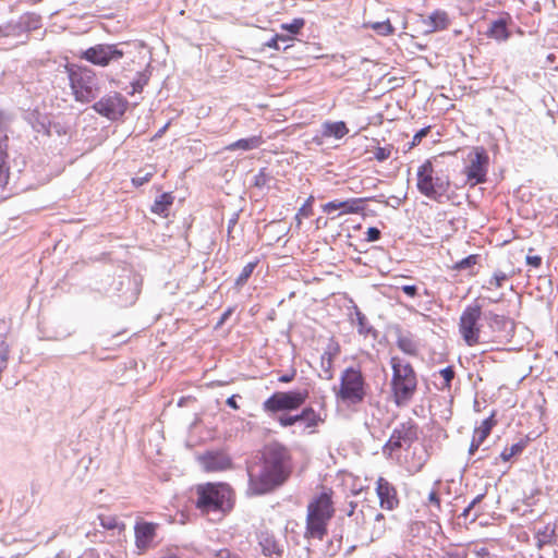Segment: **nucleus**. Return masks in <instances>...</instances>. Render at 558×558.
<instances>
[{
    "label": "nucleus",
    "mask_w": 558,
    "mask_h": 558,
    "mask_svg": "<svg viewBox=\"0 0 558 558\" xmlns=\"http://www.w3.org/2000/svg\"><path fill=\"white\" fill-rule=\"evenodd\" d=\"M288 449L279 442H271L262 451V463L248 469V490L263 495L281 485L290 474Z\"/></svg>",
    "instance_id": "obj_1"
},
{
    "label": "nucleus",
    "mask_w": 558,
    "mask_h": 558,
    "mask_svg": "<svg viewBox=\"0 0 558 558\" xmlns=\"http://www.w3.org/2000/svg\"><path fill=\"white\" fill-rule=\"evenodd\" d=\"M196 508L204 514L225 515L233 507V492L225 483H206L196 487Z\"/></svg>",
    "instance_id": "obj_2"
},
{
    "label": "nucleus",
    "mask_w": 558,
    "mask_h": 558,
    "mask_svg": "<svg viewBox=\"0 0 558 558\" xmlns=\"http://www.w3.org/2000/svg\"><path fill=\"white\" fill-rule=\"evenodd\" d=\"M392 369L391 392L397 405L407 404L414 396L417 387L416 374L412 365L399 356L390 359Z\"/></svg>",
    "instance_id": "obj_3"
},
{
    "label": "nucleus",
    "mask_w": 558,
    "mask_h": 558,
    "mask_svg": "<svg viewBox=\"0 0 558 558\" xmlns=\"http://www.w3.org/2000/svg\"><path fill=\"white\" fill-rule=\"evenodd\" d=\"M335 509L331 492H323L314 497L307 506L306 533L307 537L323 539L327 534L328 522L333 517Z\"/></svg>",
    "instance_id": "obj_4"
},
{
    "label": "nucleus",
    "mask_w": 558,
    "mask_h": 558,
    "mask_svg": "<svg viewBox=\"0 0 558 558\" xmlns=\"http://www.w3.org/2000/svg\"><path fill=\"white\" fill-rule=\"evenodd\" d=\"M65 72L70 81V87L74 99L78 102H90L99 92L95 72L77 64L65 65Z\"/></svg>",
    "instance_id": "obj_5"
},
{
    "label": "nucleus",
    "mask_w": 558,
    "mask_h": 558,
    "mask_svg": "<svg viewBox=\"0 0 558 558\" xmlns=\"http://www.w3.org/2000/svg\"><path fill=\"white\" fill-rule=\"evenodd\" d=\"M366 381L359 367H347L340 376L339 387H335V396L338 401L347 405H356L366 397Z\"/></svg>",
    "instance_id": "obj_6"
},
{
    "label": "nucleus",
    "mask_w": 558,
    "mask_h": 558,
    "mask_svg": "<svg viewBox=\"0 0 558 558\" xmlns=\"http://www.w3.org/2000/svg\"><path fill=\"white\" fill-rule=\"evenodd\" d=\"M416 177L418 192L429 199L442 203L450 189L449 178L447 175H436L430 160H426L418 167Z\"/></svg>",
    "instance_id": "obj_7"
},
{
    "label": "nucleus",
    "mask_w": 558,
    "mask_h": 558,
    "mask_svg": "<svg viewBox=\"0 0 558 558\" xmlns=\"http://www.w3.org/2000/svg\"><path fill=\"white\" fill-rule=\"evenodd\" d=\"M482 306L477 303L468 305L459 319V333L469 347L481 342Z\"/></svg>",
    "instance_id": "obj_8"
},
{
    "label": "nucleus",
    "mask_w": 558,
    "mask_h": 558,
    "mask_svg": "<svg viewBox=\"0 0 558 558\" xmlns=\"http://www.w3.org/2000/svg\"><path fill=\"white\" fill-rule=\"evenodd\" d=\"M307 398L308 391L306 389L278 391L264 401L263 409L268 413L296 410L306 401Z\"/></svg>",
    "instance_id": "obj_9"
},
{
    "label": "nucleus",
    "mask_w": 558,
    "mask_h": 558,
    "mask_svg": "<svg viewBox=\"0 0 558 558\" xmlns=\"http://www.w3.org/2000/svg\"><path fill=\"white\" fill-rule=\"evenodd\" d=\"M489 157L483 147H476L469 155V165L464 169L468 182L471 186L486 181Z\"/></svg>",
    "instance_id": "obj_10"
},
{
    "label": "nucleus",
    "mask_w": 558,
    "mask_h": 558,
    "mask_svg": "<svg viewBox=\"0 0 558 558\" xmlns=\"http://www.w3.org/2000/svg\"><path fill=\"white\" fill-rule=\"evenodd\" d=\"M416 438V426L412 422L402 423L393 429L390 438L383 448V452L388 457H392L395 451L410 447Z\"/></svg>",
    "instance_id": "obj_11"
},
{
    "label": "nucleus",
    "mask_w": 558,
    "mask_h": 558,
    "mask_svg": "<svg viewBox=\"0 0 558 558\" xmlns=\"http://www.w3.org/2000/svg\"><path fill=\"white\" fill-rule=\"evenodd\" d=\"M128 100L119 93H111L101 97L93 105V109L109 120H117L126 110Z\"/></svg>",
    "instance_id": "obj_12"
},
{
    "label": "nucleus",
    "mask_w": 558,
    "mask_h": 558,
    "mask_svg": "<svg viewBox=\"0 0 558 558\" xmlns=\"http://www.w3.org/2000/svg\"><path fill=\"white\" fill-rule=\"evenodd\" d=\"M80 57L93 64L106 66L111 61L120 60L123 52L116 45H96L83 51Z\"/></svg>",
    "instance_id": "obj_13"
},
{
    "label": "nucleus",
    "mask_w": 558,
    "mask_h": 558,
    "mask_svg": "<svg viewBox=\"0 0 558 558\" xmlns=\"http://www.w3.org/2000/svg\"><path fill=\"white\" fill-rule=\"evenodd\" d=\"M365 198H348L345 201H330L322 206L325 214L330 219H336L342 215L360 214L364 210Z\"/></svg>",
    "instance_id": "obj_14"
},
{
    "label": "nucleus",
    "mask_w": 558,
    "mask_h": 558,
    "mask_svg": "<svg viewBox=\"0 0 558 558\" xmlns=\"http://www.w3.org/2000/svg\"><path fill=\"white\" fill-rule=\"evenodd\" d=\"M158 523L137 520L134 525L135 546L140 553H145L154 547V541L157 536Z\"/></svg>",
    "instance_id": "obj_15"
},
{
    "label": "nucleus",
    "mask_w": 558,
    "mask_h": 558,
    "mask_svg": "<svg viewBox=\"0 0 558 558\" xmlns=\"http://www.w3.org/2000/svg\"><path fill=\"white\" fill-rule=\"evenodd\" d=\"M376 493L379 505L383 509L393 510L399 505L398 494L395 486L384 477H378L376 482Z\"/></svg>",
    "instance_id": "obj_16"
},
{
    "label": "nucleus",
    "mask_w": 558,
    "mask_h": 558,
    "mask_svg": "<svg viewBox=\"0 0 558 558\" xmlns=\"http://www.w3.org/2000/svg\"><path fill=\"white\" fill-rule=\"evenodd\" d=\"M202 468L207 472H218L231 466V459L221 451H209L198 457Z\"/></svg>",
    "instance_id": "obj_17"
},
{
    "label": "nucleus",
    "mask_w": 558,
    "mask_h": 558,
    "mask_svg": "<svg viewBox=\"0 0 558 558\" xmlns=\"http://www.w3.org/2000/svg\"><path fill=\"white\" fill-rule=\"evenodd\" d=\"M429 458V453L425 446H414L412 448L411 457H407V469L411 473L420 472L426 464Z\"/></svg>",
    "instance_id": "obj_18"
},
{
    "label": "nucleus",
    "mask_w": 558,
    "mask_h": 558,
    "mask_svg": "<svg viewBox=\"0 0 558 558\" xmlns=\"http://www.w3.org/2000/svg\"><path fill=\"white\" fill-rule=\"evenodd\" d=\"M423 24L426 27L425 33H435L444 31L449 26V17L447 12L436 10L423 20Z\"/></svg>",
    "instance_id": "obj_19"
},
{
    "label": "nucleus",
    "mask_w": 558,
    "mask_h": 558,
    "mask_svg": "<svg viewBox=\"0 0 558 558\" xmlns=\"http://www.w3.org/2000/svg\"><path fill=\"white\" fill-rule=\"evenodd\" d=\"M8 136L0 133V187H4L10 178L8 165Z\"/></svg>",
    "instance_id": "obj_20"
},
{
    "label": "nucleus",
    "mask_w": 558,
    "mask_h": 558,
    "mask_svg": "<svg viewBox=\"0 0 558 558\" xmlns=\"http://www.w3.org/2000/svg\"><path fill=\"white\" fill-rule=\"evenodd\" d=\"M349 130L343 121L325 122L322 125L323 137H335L340 140L348 134Z\"/></svg>",
    "instance_id": "obj_21"
},
{
    "label": "nucleus",
    "mask_w": 558,
    "mask_h": 558,
    "mask_svg": "<svg viewBox=\"0 0 558 558\" xmlns=\"http://www.w3.org/2000/svg\"><path fill=\"white\" fill-rule=\"evenodd\" d=\"M263 143H264V141H263L262 136L254 135V136H251L247 138L238 140V141L229 144L228 146H226V149L230 150V151L238 150V149L247 151V150L257 149L259 146H262Z\"/></svg>",
    "instance_id": "obj_22"
},
{
    "label": "nucleus",
    "mask_w": 558,
    "mask_h": 558,
    "mask_svg": "<svg viewBox=\"0 0 558 558\" xmlns=\"http://www.w3.org/2000/svg\"><path fill=\"white\" fill-rule=\"evenodd\" d=\"M486 34L489 38L498 41H506L510 37L507 21L505 19L493 21Z\"/></svg>",
    "instance_id": "obj_23"
},
{
    "label": "nucleus",
    "mask_w": 558,
    "mask_h": 558,
    "mask_svg": "<svg viewBox=\"0 0 558 558\" xmlns=\"http://www.w3.org/2000/svg\"><path fill=\"white\" fill-rule=\"evenodd\" d=\"M557 536V524L556 523H548L546 524L542 530L536 531V545L538 548H542L543 546L550 544L555 541Z\"/></svg>",
    "instance_id": "obj_24"
},
{
    "label": "nucleus",
    "mask_w": 558,
    "mask_h": 558,
    "mask_svg": "<svg viewBox=\"0 0 558 558\" xmlns=\"http://www.w3.org/2000/svg\"><path fill=\"white\" fill-rule=\"evenodd\" d=\"M298 422L304 423L305 428H314L323 422L320 415L311 407L303 409L300 414H296Z\"/></svg>",
    "instance_id": "obj_25"
},
{
    "label": "nucleus",
    "mask_w": 558,
    "mask_h": 558,
    "mask_svg": "<svg viewBox=\"0 0 558 558\" xmlns=\"http://www.w3.org/2000/svg\"><path fill=\"white\" fill-rule=\"evenodd\" d=\"M352 323H356L357 331L360 335L367 336L372 331V327L369 326L366 316L360 311V308L354 305L353 314L351 315Z\"/></svg>",
    "instance_id": "obj_26"
},
{
    "label": "nucleus",
    "mask_w": 558,
    "mask_h": 558,
    "mask_svg": "<svg viewBox=\"0 0 558 558\" xmlns=\"http://www.w3.org/2000/svg\"><path fill=\"white\" fill-rule=\"evenodd\" d=\"M495 424H496V421L494 420V414H492L489 417L485 418L481 423V425L474 429L473 437L476 438V441L483 442L490 434V430Z\"/></svg>",
    "instance_id": "obj_27"
},
{
    "label": "nucleus",
    "mask_w": 558,
    "mask_h": 558,
    "mask_svg": "<svg viewBox=\"0 0 558 558\" xmlns=\"http://www.w3.org/2000/svg\"><path fill=\"white\" fill-rule=\"evenodd\" d=\"M172 203L173 196L170 193H163L155 199L151 211L158 215L165 214Z\"/></svg>",
    "instance_id": "obj_28"
},
{
    "label": "nucleus",
    "mask_w": 558,
    "mask_h": 558,
    "mask_svg": "<svg viewBox=\"0 0 558 558\" xmlns=\"http://www.w3.org/2000/svg\"><path fill=\"white\" fill-rule=\"evenodd\" d=\"M259 545L262 546V550L264 553V555L266 556H280L281 554V550L279 548V545L277 544V542L275 541L274 537L271 536H263L259 541Z\"/></svg>",
    "instance_id": "obj_29"
},
{
    "label": "nucleus",
    "mask_w": 558,
    "mask_h": 558,
    "mask_svg": "<svg viewBox=\"0 0 558 558\" xmlns=\"http://www.w3.org/2000/svg\"><path fill=\"white\" fill-rule=\"evenodd\" d=\"M364 27L372 28L374 32H376L380 36H389V35H392L395 32V28L391 25L389 20H386L383 22H367V23H364Z\"/></svg>",
    "instance_id": "obj_30"
},
{
    "label": "nucleus",
    "mask_w": 558,
    "mask_h": 558,
    "mask_svg": "<svg viewBox=\"0 0 558 558\" xmlns=\"http://www.w3.org/2000/svg\"><path fill=\"white\" fill-rule=\"evenodd\" d=\"M398 348L410 355H414L417 352V343L411 336L402 335L398 337L397 340Z\"/></svg>",
    "instance_id": "obj_31"
},
{
    "label": "nucleus",
    "mask_w": 558,
    "mask_h": 558,
    "mask_svg": "<svg viewBox=\"0 0 558 558\" xmlns=\"http://www.w3.org/2000/svg\"><path fill=\"white\" fill-rule=\"evenodd\" d=\"M509 279V275L501 270L494 272L492 278L483 286V289L492 290L493 288H501L504 283Z\"/></svg>",
    "instance_id": "obj_32"
},
{
    "label": "nucleus",
    "mask_w": 558,
    "mask_h": 558,
    "mask_svg": "<svg viewBox=\"0 0 558 558\" xmlns=\"http://www.w3.org/2000/svg\"><path fill=\"white\" fill-rule=\"evenodd\" d=\"M100 525L106 530H124V523L120 522L114 515H99Z\"/></svg>",
    "instance_id": "obj_33"
},
{
    "label": "nucleus",
    "mask_w": 558,
    "mask_h": 558,
    "mask_svg": "<svg viewBox=\"0 0 558 558\" xmlns=\"http://www.w3.org/2000/svg\"><path fill=\"white\" fill-rule=\"evenodd\" d=\"M257 266V262H251L247 263L241 270L239 277L235 280V284L238 287H242L246 283L251 275L253 274L254 269Z\"/></svg>",
    "instance_id": "obj_34"
},
{
    "label": "nucleus",
    "mask_w": 558,
    "mask_h": 558,
    "mask_svg": "<svg viewBox=\"0 0 558 558\" xmlns=\"http://www.w3.org/2000/svg\"><path fill=\"white\" fill-rule=\"evenodd\" d=\"M477 263V255H469L465 258H462L461 260L457 262L453 265V269L456 270H464L473 267Z\"/></svg>",
    "instance_id": "obj_35"
},
{
    "label": "nucleus",
    "mask_w": 558,
    "mask_h": 558,
    "mask_svg": "<svg viewBox=\"0 0 558 558\" xmlns=\"http://www.w3.org/2000/svg\"><path fill=\"white\" fill-rule=\"evenodd\" d=\"M523 450V445L520 442L512 445L509 448H505L504 451L500 453V458L504 461H509L513 456L520 453Z\"/></svg>",
    "instance_id": "obj_36"
},
{
    "label": "nucleus",
    "mask_w": 558,
    "mask_h": 558,
    "mask_svg": "<svg viewBox=\"0 0 558 558\" xmlns=\"http://www.w3.org/2000/svg\"><path fill=\"white\" fill-rule=\"evenodd\" d=\"M207 558H238V556L232 555L229 549H210L206 550Z\"/></svg>",
    "instance_id": "obj_37"
},
{
    "label": "nucleus",
    "mask_w": 558,
    "mask_h": 558,
    "mask_svg": "<svg viewBox=\"0 0 558 558\" xmlns=\"http://www.w3.org/2000/svg\"><path fill=\"white\" fill-rule=\"evenodd\" d=\"M392 149L393 148L391 145H387L385 147H377L374 151V158L380 162L385 161L391 156Z\"/></svg>",
    "instance_id": "obj_38"
},
{
    "label": "nucleus",
    "mask_w": 558,
    "mask_h": 558,
    "mask_svg": "<svg viewBox=\"0 0 558 558\" xmlns=\"http://www.w3.org/2000/svg\"><path fill=\"white\" fill-rule=\"evenodd\" d=\"M303 26H304L303 19H295L289 24H282V28L292 34H298Z\"/></svg>",
    "instance_id": "obj_39"
},
{
    "label": "nucleus",
    "mask_w": 558,
    "mask_h": 558,
    "mask_svg": "<svg viewBox=\"0 0 558 558\" xmlns=\"http://www.w3.org/2000/svg\"><path fill=\"white\" fill-rule=\"evenodd\" d=\"M270 180V177L265 169H260L259 172L254 177V185L256 187H264Z\"/></svg>",
    "instance_id": "obj_40"
},
{
    "label": "nucleus",
    "mask_w": 558,
    "mask_h": 558,
    "mask_svg": "<svg viewBox=\"0 0 558 558\" xmlns=\"http://www.w3.org/2000/svg\"><path fill=\"white\" fill-rule=\"evenodd\" d=\"M440 376L444 378V387L449 388L451 380L454 377V371L452 366H447L439 372Z\"/></svg>",
    "instance_id": "obj_41"
},
{
    "label": "nucleus",
    "mask_w": 558,
    "mask_h": 558,
    "mask_svg": "<svg viewBox=\"0 0 558 558\" xmlns=\"http://www.w3.org/2000/svg\"><path fill=\"white\" fill-rule=\"evenodd\" d=\"M322 366L326 373H328L327 379L332 378V373L330 372L332 367V356L329 353H325L322 356Z\"/></svg>",
    "instance_id": "obj_42"
},
{
    "label": "nucleus",
    "mask_w": 558,
    "mask_h": 558,
    "mask_svg": "<svg viewBox=\"0 0 558 558\" xmlns=\"http://www.w3.org/2000/svg\"><path fill=\"white\" fill-rule=\"evenodd\" d=\"M277 421L282 427H289L298 423V417L296 415H280Z\"/></svg>",
    "instance_id": "obj_43"
},
{
    "label": "nucleus",
    "mask_w": 558,
    "mask_h": 558,
    "mask_svg": "<svg viewBox=\"0 0 558 558\" xmlns=\"http://www.w3.org/2000/svg\"><path fill=\"white\" fill-rule=\"evenodd\" d=\"M153 172L151 171H148L146 173H144L143 175L141 173H138L136 177H134L132 179V182L135 186H141L143 184H145L146 182H148L150 180V178L153 177Z\"/></svg>",
    "instance_id": "obj_44"
},
{
    "label": "nucleus",
    "mask_w": 558,
    "mask_h": 558,
    "mask_svg": "<svg viewBox=\"0 0 558 558\" xmlns=\"http://www.w3.org/2000/svg\"><path fill=\"white\" fill-rule=\"evenodd\" d=\"M484 495L483 494H480L477 495L470 504L469 506L463 510V512L461 513L462 517H464L465 519L470 515V512L472 509H474V507L482 501Z\"/></svg>",
    "instance_id": "obj_45"
},
{
    "label": "nucleus",
    "mask_w": 558,
    "mask_h": 558,
    "mask_svg": "<svg viewBox=\"0 0 558 558\" xmlns=\"http://www.w3.org/2000/svg\"><path fill=\"white\" fill-rule=\"evenodd\" d=\"M470 558H490L489 551L482 547L480 549H475L469 553Z\"/></svg>",
    "instance_id": "obj_46"
},
{
    "label": "nucleus",
    "mask_w": 558,
    "mask_h": 558,
    "mask_svg": "<svg viewBox=\"0 0 558 558\" xmlns=\"http://www.w3.org/2000/svg\"><path fill=\"white\" fill-rule=\"evenodd\" d=\"M379 238H380V231L377 228L371 227L367 229L366 240L368 242L377 241V240H379Z\"/></svg>",
    "instance_id": "obj_47"
},
{
    "label": "nucleus",
    "mask_w": 558,
    "mask_h": 558,
    "mask_svg": "<svg viewBox=\"0 0 558 558\" xmlns=\"http://www.w3.org/2000/svg\"><path fill=\"white\" fill-rule=\"evenodd\" d=\"M428 502L430 505H434L438 510L440 509V498L438 496V492L436 488H434L429 494H428Z\"/></svg>",
    "instance_id": "obj_48"
},
{
    "label": "nucleus",
    "mask_w": 558,
    "mask_h": 558,
    "mask_svg": "<svg viewBox=\"0 0 558 558\" xmlns=\"http://www.w3.org/2000/svg\"><path fill=\"white\" fill-rule=\"evenodd\" d=\"M282 40V41H286V38L282 37V36H275L272 37L270 40H268L265 46L268 47V48H272V49H280V46H279V41Z\"/></svg>",
    "instance_id": "obj_49"
},
{
    "label": "nucleus",
    "mask_w": 558,
    "mask_h": 558,
    "mask_svg": "<svg viewBox=\"0 0 558 558\" xmlns=\"http://www.w3.org/2000/svg\"><path fill=\"white\" fill-rule=\"evenodd\" d=\"M526 264L532 266V267L538 268L541 266V264H542V257L537 256V255H534V256L527 255L526 256Z\"/></svg>",
    "instance_id": "obj_50"
},
{
    "label": "nucleus",
    "mask_w": 558,
    "mask_h": 558,
    "mask_svg": "<svg viewBox=\"0 0 558 558\" xmlns=\"http://www.w3.org/2000/svg\"><path fill=\"white\" fill-rule=\"evenodd\" d=\"M401 290L411 298H414L417 294V288L414 284L402 286Z\"/></svg>",
    "instance_id": "obj_51"
},
{
    "label": "nucleus",
    "mask_w": 558,
    "mask_h": 558,
    "mask_svg": "<svg viewBox=\"0 0 558 558\" xmlns=\"http://www.w3.org/2000/svg\"><path fill=\"white\" fill-rule=\"evenodd\" d=\"M428 131H429V128H424V129L420 130V131H418V132L413 136V142H412V144H413V145H415V144L420 143V142H421V140H422L424 136H426V135H427Z\"/></svg>",
    "instance_id": "obj_52"
},
{
    "label": "nucleus",
    "mask_w": 558,
    "mask_h": 558,
    "mask_svg": "<svg viewBox=\"0 0 558 558\" xmlns=\"http://www.w3.org/2000/svg\"><path fill=\"white\" fill-rule=\"evenodd\" d=\"M311 215V207L307 205H304L299 209V213L295 216V219L299 223H301L300 216L308 217Z\"/></svg>",
    "instance_id": "obj_53"
},
{
    "label": "nucleus",
    "mask_w": 558,
    "mask_h": 558,
    "mask_svg": "<svg viewBox=\"0 0 558 558\" xmlns=\"http://www.w3.org/2000/svg\"><path fill=\"white\" fill-rule=\"evenodd\" d=\"M295 371H292L290 374H284L279 377L280 383H290L294 379Z\"/></svg>",
    "instance_id": "obj_54"
},
{
    "label": "nucleus",
    "mask_w": 558,
    "mask_h": 558,
    "mask_svg": "<svg viewBox=\"0 0 558 558\" xmlns=\"http://www.w3.org/2000/svg\"><path fill=\"white\" fill-rule=\"evenodd\" d=\"M449 558H470L466 551H454L449 554Z\"/></svg>",
    "instance_id": "obj_55"
},
{
    "label": "nucleus",
    "mask_w": 558,
    "mask_h": 558,
    "mask_svg": "<svg viewBox=\"0 0 558 558\" xmlns=\"http://www.w3.org/2000/svg\"><path fill=\"white\" fill-rule=\"evenodd\" d=\"M482 444H483V442H477V441H476V438H475V437H473L472 442H471V445H470V449H469L470 454H474V453H475V451L478 449V447H480Z\"/></svg>",
    "instance_id": "obj_56"
},
{
    "label": "nucleus",
    "mask_w": 558,
    "mask_h": 558,
    "mask_svg": "<svg viewBox=\"0 0 558 558\" xmlns=\"http://www.w3.org/2000/svg\"><path fill=\"white\" fill-rule=\"evenodd\" d=\"M235 398H236V396H235V395H233V396L229 397V398L227 399V401H226V402H227V404H228L230 408H232V409H234V410H238V409H239V405H238V403H236Z\"/></svg>",
    "instance_id": "obj_57"
},
{
    "label": "nucleus",
    "mask_w": 558,
    "mask_h": 558,
    "mask_svg": "<svg viewBox=\"0 0 558 558\" xmlns=\"http://www.w3.org/2000/svg\"><path fill=\"white\" fill-rule=\"evenodd\" d=\"M490 320L496 324H500V323L505 322V317L497 315V314H490Z\"/></svg>",
    "instance_id": "obj_58"
},
{
    "label": "nucleus",
    "mask_w": 558,
    "mask_h": 558,
    "mask_svg": "<svg viewBox=\"0 0 558 558\" xmlns=\"http://www.w3.org/2000/svg\"><path fill=\"white\" fill-rule=\"evenodd\" d=\"M146 83V81H137L135 83H133V90L134 92H140L142 88H143V85Z\"/></svg>",
    "instance_id": "obj_59"
},
{
    "label": "nucleus",
    "mask_w": 558,
    "mask_h": 558,
    "mask_svg": "<svg viewBox=\"0 0 558 558\" xmlns=\"http://www.w3.org/2000/svg\"><path fill=\"white\" fill-rule=\"evenodd\" d=\"M354 511H355V505L353 502H350V509L348 511V515L352 517L354 514Z\"/></svg>",
    "instance_id": "obj_60"
},
{
    "label": "nucleus",
    "mask_w": 558,
    "mask_h": 558,
    "mask_svg": "<svg viewBox=\"0 0 558 558\" xmlns=\"http://www.w3.org/2000/svg\"><path fill=\"white\" fill-rule=\"evenodd\" d=\"M230 313H231L230 310H228L227 312L223 313V315L220 319V324H222L227 319V317L230 315Z\"/></svg>",
    "instance_id": "obj_61"
},
{
    "label": "nucleus",
    "mask_w": 558,
    "mask_h": 558,
    "mask_svg": "<svg viewBox=\"0 0 558 558\" xmlns=\"http://www.w3.org/2000/svg\"><path fill=\"white\" fill-rule=\"evenodd\" d=\"M236 223V218H232L229 221L228 231L230 232L231 228Z\"/></svg>",
    "instance_id": "obj_62"
},
{
    "label": "nucleus",
    "mask_w": 558,
    "mask_h": 558,
    "mask_svg": "<svg viewBox=\"0 0 558 558\" xmlns=\"http://www.w3.org/2000/svg\"><path fill=\"white\" fill-rule=\"evenodd\" d=\"M160 558H178V557L175 555L170 554V555L162 556Z\"/></svg>",
    "instance_id": "obj_63"
},
{
    "label": "nucleus",
    "mask_w": 558,
    "mask_h": 558,
    "mask_svg": "<svg viewBox=\"0 0 558 558\" xmlns=\"http://www.w3.org/2000/svg\"><path fill=\"white\" fill-rule=\"evenodd\" d=\"M383 518H384V517H383V514H381V513H378V514L376 515V520H380V519H383Z\"/></svg>",
    "instance_id": "obj_64"
}]
</instances>
